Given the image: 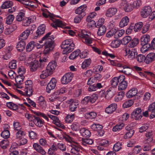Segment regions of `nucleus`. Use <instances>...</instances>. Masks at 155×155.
Here are the masks:
<instances>
[{"mask_svg":"<svg viewBox=\"0 0 155 155\" xmlns=\"http://www.w3.org/2000/svg\"><path fill=\"white\" fill-rule=\"evenodd\" d=\"M35 43L34 41H31L28 43L26 46V51L29 52L31 51L34 48Z\"/></svg>","mask_w":155,"mask_h":155,"instance_id":"obj_39","label":"nucleus"},{"mask_svg":"<svg viewBox=\"0 0 155 155\" xmlns=\"http://www.w3.org/2000/svg\"><path fill=\"white\" fill-rule=\"evenodd\" d=\"M20 41L16 45V48L18 51L21 52L25 49L26 44L24 41Z\"/></svg>","mask_w":155,"mask_h":155,"instance_id":"obj_23","label":"nucleus"},{"mask_svg":"<svg viewBox=\"0 0 155 155\" xmlns=\"http://www.w3.org/2000/svg\"><path fill=\"white\" fill-rule=\"evenodd\" d=\"M24 77L23 75H18L15 78V82L17 84H22Z\"/></svg>","mask_w":155,"mask_h":155,"instance_id":"obj_51","label":"nucleus"},{"mask_svg":"<svg viewBox=\"0 0 155 155\" xmlns=\"http://www.w3.org/2000/svg\"><path fill=\"white\" fill-rule=\"evenodd\" d=\"M91 129L96 131L100 130L102 128V126L99 124H94L91 126Z\"/></svg>","mask_w":155,"mask_h":155,"instance_id":"obj_56","label":"nucleus"},{"mask_svg":"<svg viewBox=\"0 0 155 155\" xmlns=\"http://www.w3.org/2000/svg\"><path fill=\"white\" fill-rule=\"evenodd\" d=\"M57 81L54 78H52L47 85L46 91L49 93L51 90L54 89L56 84Z\"/></svg>","mask_w":155,"mask_h":155,"instance_id":"obj_8","label":"nucleus"},{"mask_svg":"<svg viewBox=\"0 0 155 155\" xmlns=\"http://www.w3.org/2000/svg\"><path fill=\"white\" fill-rule=\"evenodd\" d=\"M6 105L9 108L13 110H16L18 109V106L12 102H7Z\"/></svg>","mask_w":155,"mask_h":155,"instance_id":"obj_47","label":"nucleus"},{"mask_svg":"<svg viewBox=\"0 0 155 155\" xmlns=\"http://www.w3.org/2000/svg\"><path fill=\"white\" fill-rule=\"evenodd\" d=\"M67 103L69 104V109L71 112L76 110L77 106L78 105V102L74 101L72 99H70L67 101Z\"/></svg>","mask_w":155,"mask_h":155,"instance_id":"obj_15","label":"nucleus"},{"mask_svg":"<svg viewBox=\"0 0 155 155\" xmlns=\"http://www.w3.org/2000/svg\"><path fill=\"white\" fill-rule=\"evenodd\" d=\"M51 34L50 32H49L42 38L41 40L39 41L40 43H42L44 41L45 49L42 54L46 55L53 49L54 45V37L53 35L50 36Z\"/></svg>","mask_w":155,"mask_h":155,"instance_id":"obj_1","label":"nucleus"},{"mask_svg":"<svg viewBox=\"0 0 155 155\" xmlns=\"http://www.w3.org/2000/svg\"><path fill=\"white\" fill-rule=\"evenodd\" d=\"M150 41V36L148 35H144L141 39V44L143 46V48H144L147 45Z\"/></svg>","mask_w":155,"mask_h":155,"instance_id":"obj_17","label":"nucleus"},{"mask_svg":"<svg viewBox=\"0 0 155 155\" xmlns=\"http://www.w3.org/2000/svg\"><path fill=\"white\" fill-rule=\"evenodd\" d=\"M38 63V61L35 60L31 62L29 67L31 71L34 72L35 71L37 70L38 68V67H39Z\"/></svg>","mask_w":155,"mask_h":155,"instance_id":"obj_19","label":"nucleus"},{"mask_svg":"<svg viewBox=\"0 0 155 155\" xmlns=\"http://www.w3.org/2000/svg\"><path fill=\"white\" fill-rule=\"evenodd\" d=\"M42 57H40L39 59L40 62L39 67L41 68L45 66V63L48 61V59L46 55L45 54H43Z\"/></svg>","mask_w":155,"mask_h":155,"instance_id":"obj_25","label":"nucleus"},{"mask_svg":"<svg viewBox=\"0 0 155 155\" xmlns=\"http://www.w3.org/2000/svg\"><path fill=\"white\" fill-rule=\"evenodd\" d=\"M51 75L46 69L42 71L41 74L39 75V77L41 79H44L49 76Z\"/></svg>","mask_w":155,"mask_h":155,"instance_id":"obj_50","label":"nucleus"},{"mask_svg":"<svg viewBox=\"0 0 155 155\" xmlns=\"http://www.w3.org/2000/svg\"><path fill=\"white\" fill-rule=\"evenodd\" d=\"M117 12V8H110L107 10L105 15L108 17H111L116 14Z\"/></svg>","mask_w":155,"mask_h":155,"instance_id":"obj_20","label":"nucleus"},{"mask_svg":"<svg viewBox=\"0 0 155 155\" xmlns=\"http://www.w3.org/2000/svg\"><path fill=\"white\" fill-rule=\"evenodd\" d=\"M17 28L16 25L15 24H13L10 26L9 28L5 29V34L7 35L10 34L12 32L16 29Z\"/></svg>","mask_w":155,"mask_h":155,"instance_id":"obj_30","label":"nucleus"},{"mask_svg":"<svg viewBox=\"0 0 155 155\" xmlns=\"http://www.w3.org/2000/svg\"><path fill=\"white\" fill-rule=\"evenodd\" d=\"M143 25V23L142 22H139L135 24L134 26V30L135 32L140 31Z\"/></svg>","mask_w":155,"mask_h":155,"instance_id":"obj_46","label":"nucleus"},{"mask_svg":"<svg viewBox=\"0 0 155 155\" xmlns=\"http://www.w3.org/2000/svg\"><path fill=\"white\" fill-rule=\"evenodd\" d=\"M119 80L120 81L119 76L118 77H114L110 81L112 86L113 87H116L118 84Z\"/></svg>","mask_w":155,"mask_h":155,"instance_id":"obj_33","label":"nucleus"},{"mask_svg":"<svg viewBox=\"0 0 155 155\" xmlns=\"http://www.w3.org/2000/svg\"><path fill=\"white\" fill-rule=\"evenodd\" d=\"M122 144L120 142H117L114 146L113 150L115 152L119 151L121 148Z\"/></svg>","mask_w":155,"mask_h":155,"instance_id":"obj_58","label":"nucleus"},{"mask_svg":"<svg viewBox=\"0 0 155 155\" xmlns=\"http://www.w3.org/2000/svg\"><path fill=\"white\" fill-rule=\"evenodd\" d=\"M125 124L123 123L118 124L114 126L112 128L114 132H117L120 130L124 126Z\"/></svg>","mask_w":155,"mask_h":155,"instance_id":"obj_44","label":"nucleus"},{"mask_svg":"<svg viewBox=\"0 0 155 155\" xmlns=\"http://www.w3.org/2000/svg\"><path fill=\"white\" fill-rule=\"evenodd\" d=\"M79 37L82 38V41L85 44L89 45L91 44L93 39L91 37V34L85 30H80L78 34Z\"/></svg>","mask_w":155,"mask_h":155,"instance_id":"obj_3","label":"nucleus"},{"mask_svg":"<svg viewBox=\"0 0 155 155\" xmlns=\"http://www.w3.org/2000/svg\"><path fill=\"white\" fill-rule=\"evenodd\" d=\"M117 108L116 104L112 103L109 105L105 110V112L108 114H111L115 111Z\"/></svg>","mask_w":155,"mask_h":155,"instance_id":"obj_13","label":"nucleus"},{"mask_svg":"<svg viewBox=\"0 0 155 155\" xmlns=\"http://www.w3.org/2000/svg\"><path fill=\"white\" fill-rule=\"evenodd\" d=\"M32 29H26L22 32L19 37V40L24 41L26 39L29 35Z\"/></svg>","mask_w":155,"mask_h":155,"instance_id":"obj_16","label":"nucleus"},{"mask_svg":"<svg viewBox=\"0 0 155 155\" xmlns=\"http://www.w3.org/2000/svg\"><path fill=\"white\" fill-rule=\"evenodd\" d=\"M145 62L148 64L155 60V54L154 53H150L148 54L146 57Z\"/></svg>","mask_w":155,"mask_h":155,"instance_id":"obj_21","label":"nucleus"},{"mask_svg":"<svg viewBox=\"0 0 155 155\" xmlns=\"http://www.w3.org/2000/svg\"><path fill=\"white\" fill-rule=\"evenodd\" d=\"M33 112L36 115L38 116H41L45 119L47 121H49V119L48 117V114H46L43 113L39 111H34ZM47 114H48V113Z\"/></svg>","mask_w":155,"mask_h":155,"instance_id":"obj_42","label":"nucleus"},{"mask_svg":"<svg viewBox=\"0 0 155 155\" xmlns=\"http://www.w3.org/2000/svg\"><path fill=\"white\" fill-rule=\"evenodd\" d=\"M81 144L84 146H86L87 144L91 145L93 143V140L91 139H84L81 138Z\"/></svg>","mask_w":155,"mask_h":155,"instance_id":"obj_36","label":"nucleus"},{"mask_svg":"<svg viewBox=\"0 0 155 155\" xmlns=\"http://www.w3.org/2000/svg\"><path fill=\"white\" fill-rule=\"evenodd\" d=\"M137 51L135 48H127V56L128 61H130L135 58Z\"/></svg>","mask_w":155,"mask_h":155,"instance_id":"obj_4","label":"nucleus"},{"mask_svg":"<svg viewBox=\"0 0 155 155\" xmlns=\"http://www.w3.org/2000/svg\"><path fill=\"white\" fill-rule=\"evenodd\" d=\"M73 75L71 72L65 74L61 78V82L63 84H67L70 82L72 80Z\"/></svg>","mask_w":155,"mask_h":155,"instance_id":"obj_7","label":"nucleus"},{"mask_svg":"<svg viewBox=\"0 0 155 155\" xmlns=\"http://www.w3.org/2000/svg\"><path fill=\"white\" fill-rule=\"evenodd\" d=\"M25 14L23 12H20L17 15L16 20L18 21H21L24 20L25 18Z\"/></svg>","mask_w":155,"mask_h":155,"instance_id":"obj_52","label":"nucleus"},{"mask_svg":"<svg viewBox=\"0 0 155 155\" xmlns=\"http://www.w3.org/2000/svg\"><path fill=\"white\" fill-rule=\"evenodd\" d=\"M45 25L44 24H42L39 26L36 32L34 38L36 39L38 37L41 36L45 33Z\"/></svg>","mask_w":155,"mask_h":155,"instance_id":"obj_12","label":"nucleus"},{"mask_svg":"<svg viewBox=\"0 0 155 155\" xmlns=\"http://www.w3.org/2000/svg\"><path fill=\"white\" fill-rule=\"evenodd\" d=\"M136 59L137 61L139 62H142L143 61L145 62L146 59L145 57L143 54H139L137 56Z\"/></svg>","mask_w":155,"mask_h":155,"instance_id":"obj_62","label":"nucleus"},{"mask_svg":"<svg viewBox=\"0 0 155 155\" xmlns=\"http://www.w3.org/2000/svg\"><path fill=\"white\" fill-rule=\"evenodd\" d=\"M9 144L8 141L7 140H3L0 142V146L3 149L6 148Z\"/></svg>","mask_w":155,"mask_h":155,"instance_id":"obj_63","label":"nucleus"},{"mask_svg":"<svg viewBox=\"0 0 155 155\" xmlns=\"http://www.w3.org/2000/svg\"><path fill=\"white\" fill-rule=\"evenodd\" d=\"M74 44H71L69 46H67L65 48H63V53L64 54H68L71 52L74 49Z\"/></svg>","mask_w":155,"mask_h":155,"instance_id":"obj_32","label":"nucleus"},{"mask_svg":"<svg viewBox=\"0 0 155 155\" xmlns=\"http://www.w3.org/2000/svg\"><path fill=\"white\" fill-rule=\"evenodd\" d=\"M142 112L141 109L140 108H137L132 113L131 115V118H135L136 120H139L142 117Z\"/></svg>","mask_w":155,"mask_h":155,"instance_id":"obj_6","label":"nucleus"},{"mask_svg":"<svg viewBox=\"0 0 155 155\" xmlns=\"http://www.w3.org/2000/svg\"><path fill=\"white\" fill-rule=\"evenodd\" d=\"M84 15H78L76 16L74 19V22L75 23H80Z\"/></svg>","mask_w":155,"mask_h":155,"instance_id":"obj_59","label":"nucleus"},{"mask_svg":"<svg viewBox=\"0 0 155 155\" xmlns=\"http://www.w3.org/2000/svg\"><path fill=\"white\" fill-rule=\"evenodd\" d=\"M67 91V89L65 87H62L58 89L54 92V95H58L61 94H62L65 93Z\"/></svg>","mask_w":155,"mask_h":155,"instance_id":"obj_43","label":"nucleus"},{"mask_svg":"<svg viewBox=\"0 0 155 155\" xmlns=\"http://www.w3.org/2000/svg\"><path fill=\"white\" fill-rule=\"evenodd\" d=\"M48 117L53 120V123L57 126L60 125V121L56 116L49 114H48Z\"/></svg>","mask_w":155,"mask_h":155,"instance_id":"obj_27","label":"nucleus"},{"mask_svg":"<svg viewBox=\"0 0 155 155\" xmlns=\"http://www.w3.org/2000/svg\"><path fill=\"white\" fill-rule=\"evenodd\" d=\"M148 110L151 112L150 118H153L155 117V102L150 105L148 107Z\"/></svg>","mask_w":155,"mask_h":155,"instance_id":"obj_18","label":"nucleus"},{"mask_svg":"<svg viewBox=\"0 0 155 155\" xmlns=\"http://www.w3.org/2000/svg\"><path fill=\"white\" fill-rule=\"evenodd\" d=\"M121 44V41L114 40L112 41L110 43V45L113 48H117Z\"/></svg>","mask_w":155,"mask_h":155,"instance_id":"obj_54","label":"nucleus"},{"mask_svg":"<svg viewBox=\"0 0 155 155\" xmlns=\"http://www.w3.org/2000/svg\"><path fill=\"white\" fill-rule=\"evenodd\" d=\"M97 31V35L99 36L104 35L105 33L106 30V27L104 25L99 27Z\"/></svg>","mask_w":155,"mask_h":155,"instance_id":"obj_45","label":"nucleus"},{"mask_svg":"<svg viewBox=\"0 0 155 155\" xmlns=\"http://www.w3.org/2000/svg\"><path fill=\"white\" fill-rule=\"evenodd\" d=\"M42 15L44 17L46 18L49 17L52 20L53 23H51V26L53 27L56 28H57V27H61L62 28H65L66 27H65V25L62 21L58 19H56L54 18V15L48 12V14H47L45 13H43Z\"/></svg>","mask_w":155,"mask_h":155,"instance_id":"obj_2","label":"nucleus"},{"mask_svg":"<svg viewBox=\"0 0 155 155\" xmlns=\"http://www.w3.org/2000/svg\"><path fill=\"white\" fill-rule=\"evenodd\" d=\"M25 135V132L22 130H19L15 134V138L18 141L23 137V136Z\"/></svg>","mask_w":155,"mask_h":155,"instance_id":"obj_40","label":"nucleus"},{"mask_svg":"<svg viewBox=\"0 0 155 155\" xmlns=\"http://www.w3.org/2000/svg\"><path fill=\"white\" fill-rule=\"evenodd\" d=\"M35 1H30L29 6V8H35L38 6L37 3L38 1L37 0H35Z\"/></svg>","mask_w":155,"mask_h":155,"instance_id":"obj_60","label":"nucleus"},{"mask_svg":"<svg viewBox=\"0 0 155 155\" xmlns=\"http://www.w3.org/2000/svg\"><path fill=\"white\" fill-rule=\"evenodd\" d=\"M130 125L127 126V138H130L133 135L134 131L132 129V127H130Z\"/></svg>","mask_w":155,"mask_h":155,"instance_id":"obj_38","label":"nucleus"},{"mask_svg":"<svg viewBox=\"0 0 155 155\" xmlns=\"http://www.w3.org/2000/svg\"><path fill=\"white\" fill-rule=\"evenodd\" d=\"M70 153L72 155H79L81 146L78 144H71L70 145Z\"/></svg>","mask_w":155,"mask_h":155,"instance_id":"obj_5","label":"nucleus"},{"mask_svg":"<svg viewBox=\"0 0 155 155\" xmlns=\"http://www.w3.org/2000/svg\"><path fill=\"white\" fill-rule=\"evenodd\" d=\"M71 127L72 130L77 131L79 129L80 125L77 123H73L71 126Z\"/></svg>","mask_w":155,"mask_h":155,"instance_id":"obj_61","label":"nucleus"},{"mask_svg":"<svg viewBox=\"0 0 155 155\" xmlns=\"http://www.w3.org/2000/svg\"><path fill=\"white\" fill-rule=\"evenodd\" d=\"M91 63V60L90 58L85 60L82 62L81 64V68L82 69H85L88 67Z\"/></svg>","mask_w":155,"mask_h":155,"instance_id":"obj_48","label":"nucleus"},{"mask_svg":"<svg viewBox=\"0 0 155 155\" xmlns=\"http://www.w3.org/2000/svg\"><path fill=\"white\" fill-rule=\"evenodd\" d=\"M74 118V114H68L65 118V121L67 123H70L73 121Z\"/></svg>","mask_w":155,"mask_h":155,"instance_id":"obj_41","label":"nucleus"},{"mask_svg":"<svg viewBox=\"0 0 155 155\" xmlns=\"http://www.w3.org/2000/svg\"><path fill=\"white\" fill-rule=\"evenodd\" d=\"M10 135L9 131L8 130H4L1 134V136L5 139L8 138Z\"/></svg>","mask_w":155,"mask_h":155,"instance_id":"obj_57","label":"nucleus"},{"mask_svg":"<svg viewBox=\"0 0 155 155\" xmlns=\"http://www.w3.org/2000/svg\"><path fill=\"white\" fill-rule=\"evenodd\" d=\"M24 95L28 97H30L32 95L33 90L32 88H25Z\"/></svg>","mask_w":155,"mask_h":155,"instance_id":"obj_55","label":"nucleus"},{"mask_svg":"<svg viewBox=\"0 0 155 155\" xmlns=\"http://www.w3.org/2000/svg\"><path fill=\"white\" fill-rule=\"evenodd\" d=\"M118 31V28L115 27L112 28L106 34V36L107 38H110L115 34Z\"/></svg>","mask_w":155,"mask_h":155,"instance_id":"obj_37","label":"nucleus"},{"mask_svg":"<svg viewBox=\"0 0 155 155\" xmlns=\"http://www.w3.org/2000/svg\"><path fill=\"white\" fill-rule=\"evenodd\" d=\"M77 137V135L76 134L71 133L70 136L66 135L64 137V138L68 142L71 143L75 139V137Z\"/></svg>","mask_w":155,"mask_h":155,"instance_id":"obj_28","label":"nucleus"},{"mask_svg":"<svg viewBox=\"0 0 155 155\" xmlns=\"http://www.w3.org/2000/svg\"><path fill=\"white\" fill-rule=\"evenodd\" d=\"M14 18V16L13 15H9L7 18L6 22L8 25L11 24Z\"/></svg>","mask_w":155,"mask_h":155,"instance_id":"obj_64","label":"nucleus"},{"mask_svg":"<svg viewBox=\"0 0 155 155\" xmlns=\"http://www.w3.org/2000/svg\"><path fill=\"white\" fill-rule=\"evenodd\" d=\"M12 5V2L11 1H8L4 2L2 5L3 9H6L11 7Z\"/></svg>","mask_w":155,"mask_h":155,"instance_id":"obj_53","label":"nucleus"},{"mask_svg":"<svg viewBox=\"0 0 155 155\" xmlns=\"http://www.w3.org/2000/svg\"><path fill=\"white\" fill-rule=\"evenodd\" d=\"M137 93V90L136 88H133L130 89L127 93V97L130 98L135 95Z\"/></svg>","mask_w":155,"mask_h":155,"instance_id":"obj_31","label":"nucleus"},{"mask_svg":"<svg viewBox=\"0 0 155 155\" xmlns=\"http://www.w3.org/2000/svg\"><path fill=\"white\" fill-rule=\"evenodd\" d=\"M74 44L72 40L71 39H68L64 41L61 45V48H65L67 46H69L71 44Z\"/></svg>","mask_w":155,"mask_h":155,"instance_id":"obj_35","label":"nucleus"},{"mask_svg":"<svg viewBox=\"0 0 155 155\" xmlns=\"http://www.w3.org/2000/svg\"><path fill=\"white\" fill-rule=\"evenodd\" d=\"M57 64L54 61H51L49 63L46 68V70L51 74L55 69Z\"/></svg>","mask_w":155,"mask_h":155,"instance_id":"obj_14","label":"nucleus"},{"mask_svg":"<svg viewBox=\"0 0 155 155\" xmlns=\"http://www.w3.org/2000/svg\"><path fill=\"white\" fill-rule=\"evenodd\" d=\"M80 50L78 49L72 52L69 57L70 59L73 60L76 58L79 55V54L80 53Z\"/></svg>","mask_w":155,"mask_h":155,"instance_id":"obj_49","label":"nucleus"},{"mask_svg":"<svg viewBox=\"0 0 155 155\" xmlns=\"http://www.w3.org/2000/svg\"><path fill=\"white\" fill-rule=\"evenodd\" d=\"M81 135L84 137H89L91 135L90 131L84 128H81L80 130Z\"/></svg>","mask_w":155,"mask_h":155,"instance_id":"obj_26","label":"nucleus"},{"mask_svg":"<svg viewBox=\"0 0 155 155\" xmlns=\"http://www.w3.org/2000/svg\"><path fill=\"white\" fill-rule=\"evenodd\" d=\"M152 9L149 6L144 7L140 12L141 16L143 18H146L151 14Z\"/></svg>","mask_w":155,"mask_h":155,"instance_id":"obj_9","label":"nucleus"},{"mask_svg":"<svg viewBox=\"0 0 155 155\" xmlns=\"http://www.w3.org/2000/svg\"><path fill=\"white\" fill-rule=\"evenodd\" d=\"M32 121L38 127H42L44 121L38 117L35 116Z\"/></svg>","mask_w":155,"mask_h":155,"instance_id":"obj_22","label":"nucleus"},{"mask_svg":"<svg viewBox=\"0 0 155 155\" xmlns=\"http://www.w3.org/2000/svg\"><path fill=\"white\" fill-rule=\"evenodd\" d=\"M139 41L138 38H135L133 39L128 45V47L132 48L136 46L139 43Z\"/></svg>","mask_w":155,"mask_h":155,"instance_id":"obj_34","label":"nucleus"},{"mask_svg":"<svg viewBox=\"0 0 155 155\" xmlns=\"http://www.w3.org/2000/svg\"><path fill=\"white\" fill-rule=\"evenodd\" d=\"M97 116L96 112L91 111L86 113L84 114V117L88 120H92L94 119Z\"/></svg>","mask_w":155,"mask_h":155,"instance_id":"obj_24","label":"nucleus"},{"mask_svg":"<svg viewBox=\"0 0 155 155\" xmlns=\"http://www.w3.org/2000/svg\"><path fill=\"white\" fill-rule=\"evenodd\" d=\"M120 82L118 86V89L120 91L125 90L126 88V81L124 75H121L119 76Z\"/></svg>","mask_w":155,"mask_h":155,"instance_id":"obj_10","label":"nucleus"},{"mask_svg":"<svg viewBox=\"0 0 155 155\" xmlns=\"http://www.w3.org/2000/svg\"><path fill=\"white\" fill-rule=\"evenodd\" d=\"M86 8L87 6L85 5H81L76 9L75 12L76 14L81 15L86 10Z\"/></svg>","mask_w":155,"mask_h":155,"instance_id":"obj_29","label":"nucleus"},{"mask_svg":"<svg viewBox=\"0 0 155 155\" xmlns=\"http://www.w3.org/2000/svg\"><path fill=\"white\" fill-rule=\"evenodd\" d=\"M34 149L42 155H45L46 152L43 148L38 143H34L33 145Z\"/></svg>","mask_w":155,"mask_h":155,"instance_id":"obj_11","label":"nucleus"}]
</instances>
